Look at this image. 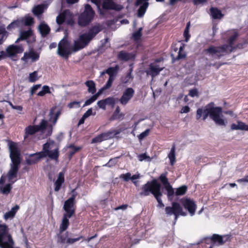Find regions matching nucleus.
<instances>
[{
	"instance_id": "1",
	"label": "nucleus",
	"mask_w": 248,
	"mask_h": 248,
	"mask_svg": "<svg viewBox=\"0 0 248 248\" xmlns=\"http://www.w3.org/2000/svg\"><path fill=\"white\" fill-rule=\"evenodd\" d=\"M238 37V33L237 31H233L232 34L230 36L227 41L228 44H224L220 46H210L208 48L205 49L203 52L210 56H216V58L217 59H220L224 55V53L232 52L236 48L233 46L234 42Z\"/></svg>"
},
{
	"instance_id": "2",
	"label": "nucleus",
	"mask_w": 248,
	"mask_h": 248,
	"mask_svg": "<svg viewBox=\"0 0 248 248\" xmlns=\"http://www.w3.org/2000/svg\"><path fill=\"white\" fill-rule=\"evenodd\" d=\"M222 109L220 107H211L210 104L207 105L203 109L202 108H198L196 111V118L197 120L202 118L205 120L208 116L219 125H225V120L221 118V115Z\"/></svg>"
},
{
	"instance_id": "3",
	"label": "nucleus",
	"mask_w": 248,
	"mask_h": 248,
	"mask_svg": "<svg viewBox=\"0 0 248 248\" xmlns=\"http://www.w3.org/2000/svg\"><path fill=\"white\" fill-rule=\"evenodd\" d=\"M9 149L12 164L10 169L7 173V177L9 181L13 184L16 181H12V180L16 178L21 162L20 152L15 142H12L10 144Z\"/></svg>"
},
{
	"instance_id": "4",
	"label": "nucleus",
	"mask_w": 248,
	"mask_h": 248,
	"mask_svg": "<svg viewBox=\"0 0 248 248\" xmlns=\"http://www.w3.org/2000/svg\"><path fill=\"white\" fill-rule=\"evenodd\" d=\"M161 187V185L157 180L154 179L150 181H148L141 186L140 195L141 196L145 197L152 194L155 197L162 193Z\"/></svg>"
},
{
	"instance_id": "5",
	"label": "nucleus",
	"mask_w": 248,
	"mask_h": 248,
	"mask_svg": "<svg viewBox=\"0 0 248 248\" xmlns=\"http://www.w3.org/2000/svg\"><path fill=\"white\" fill-rule=\"evenodd\" d=\"M95 15L94 11L89 4L84 6V10L78 18V24L81 27L88 26L93 19Z\"/></svg>"
},
{
	"instance_id": "6",
	"label": "nucleus",
	"mask_w": 248,
	"mask_h": 248,
	"mask_svg": "<svg viewBox=\"0 0 248 248\" xmlns=\"http://www.w3.org/2000/svg\"><path fill=\"white\" fill-rule=\"evenodd\" d=\"M72 193V196L64 202L63 206L65 212L64 214L68 215V217H72L75 214L76 209V198L78 194L75 189H73Z\"/></svg>"
},
{
	"instance_id": "7",
	"label": "nucleus",
	"mask_w": 248,
	"mask_h": 248,
	"mask_svg": "<svg viewBox=\"0 0 248 248\" xmlns=\"http://www.w3.org/2000/svg\"><path fill=\"white\" fill-rule=\"evenodd\" d=\"M47 126V122L45 119H43L38 125H30L25 129L24 138L25 140L28 138L29 136L33 135L38 132H43Z\"/></svg>"
},
{
	"instance_id": "8",
	"label": "nucleus",
	"mask_w": 248,
	"mask_h": 248,
	"mask_svg": "<svg viewBox=\"0 0 248 248\" xmlns=\"http://www.w3.org/2000/svg\"><path fill=\"white\" fill-rule=\"evenodd\" d=\"M172 206H166L165 208L166 214L168 216L173 215L174 219L176 220L180 216H186V214L183 211V208L177 202H172Z\"/></svg>"
},
{
	"instance_id": "9",
	"label": "nucleus",
	"mask_w": 248,
	"mask_h": 248,
	"mask_svg": "<svg viewBox=\"0 0 248 248\" xmlns=\"http://www.w3.org/2000/svg\"><path fill=\"white\" fill-rule=\"evenodd\" d=\"M72 51L69 42L66 38H63L58 44V54L65 59H68Z\"/></svg>"
},
{
	"instance_id": "10",
	"label": "nucleus",
	"mask_w": 248,
	"mask_h": 248,
	"mask_svg": "<svg viewBox=\"0 0 248 248\" xmlns=\"http://www.w3.org/2000/svg\"><path fill=\"white\" fill-rule=\"evenodd\" d=\"M13 241L8 226L5 224H0V248H3Z\"/></svg>"
},
{
	"instance_id": "11",
	"label": "nucleus",
	"mask_w": 248,
	"mask_h": 248,
	"mask_svg": "<svg viewBox=\"0 0 248 248\" xmlns=\"http://www.w3.org/2000/svg\"><path fill=\"white\" fill-rule=\"evenodd\" d=\"M56 22L59 25L64 22L67 25H73L74 23V15L70 10H64L57 16Z\"/></svg>"
},
{
	"instance_id": "12",
	"label": "nucleus",
	"mask_w": 248,
	"mask_h": 248,
	"mask_svg": "<svg viewBox=\"0 0 248 248\" xmlns=\"http://www.w3.org/2000/svg\"><path fill=\"white\" fill-rule=\"evenodd\" d=\"M232 235L226 234L221 235L218 234H213L211 237H207L205 240H209L212 246H221L227 242H230Z\"/></svg>"
},
{
	"instance_id": "13",
	"label": "nucleus",
	"mask_w": 248,
	"mask_h": 248,
	"mask_svg": "<svg viewBox=\"0 0 248 248\" xmlns=\"http://www.w3.org/2000/svg\"><path fill=\"white\" fill-rule=\"evenodd\" d=\"M167 172L161 174L159 177V180L163 185L165 189L167 192V197L169 199H170L172 197L175 195L174 189L170 184L168 179L167 177Z\"/></svg>"
},
{
	"instance_id": "14",
	"label": "nucleus",
	"mask_w": 248,
	"mask_h": 248,
	"mask_svg": "<svg viewBox=\"0 0 248 248\" xmlns=\"http://www.w3.org/2000/svg\"><path fill=\"white\" fill-rule=\"evenodd\" d=\"M68 232H66L63 234H62V233L60 232V233L58 234V243H59L61 244H63L65 243H66L68 245L73 244L74 243L80 240L81 239L83 238V236L82 235H80L79 236L75 238H68Z\"/></svg>"
},
{
	"instance_id": "15",
	"label": "nucleus",
	"mask_w": 248,
	"mask_h": 248,
	"mask_svg": "<svg viewBox=\"0 0 248 248\" xmlns=\"http://www.w3.org/2000/svg\"><path fill=\"white\" fill-rule=\"evenodd\" d=\"M134 93L135 91L132 88H126L119 99L120 103L123 105H126L133 97Z\"/></svg>"
},
{
	"instance_id": "16",
	"label": "nucleus",
	"mask_w": 248,
	"mask_h": 248,
	"mask_svg": "<svg viewBox=\"0 0 248 248\" xmlns=\"http://www.w3.org/2000/svg\"><path fill=\"white\" fill-rule=\"evenodd\" d=\"M181 202L184 208L187 210L191 216L195 214L196 209V204L195 202L189 198L182 199Z\"/></svg>"
},
{
	"instance_id": "17",
	"label": "nucleus",
	"mask_w": 248,
	"mask_h": 248,
	"mask_svg": "<svg viewBox=\"0 0 248 248\" xmlns=\"http://www.w3.org/2000/svg\"><path fill=\"white\" fill-rule=\"evenodd\" d=\"M46 157V155L43 152H37L30 154L26 159V162L28 165H31L37 163L41 158Z\"/></svg>"
},
{
	"instance_id": "18",
	"label": "nucleus",
	"mask_w": 248,
	"mask_h": 248,
	"mask_svg": "<svg viewBox=\"0 0 248 248\" xmlns=\"http://www.w3.org/2000/svg\"><path fill=\"white\" fill-rule=\"evenodd\" d=\"M40 54L39 53L35 51L33 48L30 49L28 52H26L24 56L21 58V60L24 62H27L29 59H31L32 62H35L39 60Z\"/></svg>"
},
{
	"instance_id": "19",
	"label": "nucleus",
	"mask_w": 248,
	"mask_h": 248,
	"mask_svg": "<svg viewBox=\"0 0 248 248\" xmlns=\"http://www.w3.org/2000/svg\"><path fill=\"white\" fill-rule=\"evenodd\" d=\"M23 50V48L21 46L14 45H10L7 48L6 50V56H15L17 54L22 53Z\"/></svg>"
},
{
	"instance_id": "20",
	"label": "nucleus",
	"mask_w": 248,
	"mask_h": 248,
	"mask_svg": "<svg viewBox=\"0 0 248 248\" xmlns=\"http://www.w3.org/2000/svg\"><path fill=\"white\" fill-rule=\"evenodd\" d=\"M102 8L105 10H114L117 11H120L123 7L121 5L117 4L112 0H108L103 2Z\"/></svg>"
},
{
	"instance_id": "21",
	"label": "nucleus",
	"mask_w": 248,
	"mask_h": 248,
	"mask_svg": "<svg viewBox=\"0 0 248 248\" xmlns=\"http://www.w3.org/2000/svg\"><path fill=\"white\" fill-rule=\"evenodd\" d=\"M163 69V68L159 67L158 65H155L153 63H151L149 66V69L146 72L147 75H150L153 78L159 75Z\"/></svg>"
},
{
	"instance_id": "22",
	"label": "nucleus",
	"mask_w": 248,
	"mask_h": 248,
	"mask_svg": "<svg viewBox=\"0 0 248 248\" xmlns=\"http://www.w3.org/2000/svg\"><path fill=\"white\" fill-rule=\"evenodd\" d=\"M103 29V26L97 23L90 28L87 34L93 39Z\"/></svg>"
},
{
	"instance_id": "23",
	"label": "nucleus",
	"mask_w": 248,
	"mask_h": 248,
	"mask_svg": "<svg viewBox=\"0 0 248 248\" xmlns=\"http://www.w3.org/2000/svg\"><path fill=\"white\" fill-rule=\"evenodd\" d=\"M135 55L132 53H128L125 51H121L118 54V58L119 60L127 62L135 59Z\"/></svg>"
},
{
	"instance_id": "24",
	"label": "nucleus",
	"mask_w": 248,
	"mask_h": 248,
	"mask_svg": "<svg viewBox=\"0 0 248 248\" xmlns=\"http://www.w3.org/2000/svg\"><path fill=\"white\" fill-rule=\"evenodd\" d=\"M64 182V174L63 172H59L58 178L54 183V190L58 191L62 187V184Z\"/></svg>"
},
{
	"instance_id": "25",
	"label": "nucleus",
	"mask_w": 248,
	"mask_h": 248,
	"mask_svg": "<svg viewBox=\"0 0 248 248\" xmlns=\"http://www.w3.org/2000/svg\"><path fill=\"white\" fill-rule=\"evenodd\" d=\"M185 47V44H182L181 45V46H180V47L179 48V52H178V55L176 57H173L172 54L171 55V56L172 57V61L173 62L178 61L181 59H184L186 58V52L184 51Z\"/></svg>"
},
{
	"instance_id": "26",
	"label": "nucleus",
	"mask_w": 248,
	"mask_h": 248,
	"mask_svg": "<svg viewBox=\"0 0 248 248\" xmlns=\"http://www.w3.org/2000/svg\"><path fill=\"white\" fill-rule=\"evenodd\" d=\"M72 217H68V215L63 214L62 223L60 226V232L62 233L68 228L69 225V218Z\"/></svg>"
},
{
	"instance_id": "27",
	"label": "nucleus",
	"mask_w": 248,
	"mask_h": 248,
	"mask_svg": "<svg viewBox=\"0 0 248 248\" xmlns=\"http://www.w3.org/2000/svg\"><path fill=\"white\" fill-rule=\"evenodd\" d=\"M231 128L232 130H241L248 131V125L246 124L241 121H237V124H232L231 125Z\"/></svg>"
},
{
	"instance_id": "28",
	"label": "nucleus",
	"mask_w": 248,
	"mask_h": 248,
	"mask_svg": "<svg viewBox=\"0 0 248 248\" xmlns=\"http://www.w3.org/2000/svg\"><path fill=\"white\" fill-rule=\"evenodd\" d=\"M211 16L212 18L215 19L222 18L224 15L221 13V11L216 7H211L210 9Z\"/></svg>"
},
{
	"instance_id": "29",
	"label": "nucleus",
	"mask_w": 248,
	"mask_h": 248,
	"mask_svg": "<svg viewBox=\"0 0 248 248\" xmlns=\"http://www.w3.org/2000/svg\"><path fill=\"white\" fill-rule=\"evenodd\" d=\"M119 66L116 65L115 67H110L102 72L101 75L106 73L108 74L110 78H113L114 76L116 74L119 69Z\"/></svg>"
},
{
	"instance_id": "30",
	"label": "nucleus",
	"mask_w": 248,
	"mask_h": 248,
	"mask_svg": "<svg viewBox=\"0 0 248 248\" xmlns=\"http://www.w3.org/2000/svg\"><path fill=\"white\" fill-rule=\"evenodd\" d=\"M85 85L88 87V92L92 94H94L96 91V85L94 81L92 80H87Z\"/></svg>"
},
{
	"instance_id": "31",
	"label": "nucleus",
	"mask_w": 248,
	"mask_h": 248,
	"mask_svg": "<svg viewBox=\"0 0 248 248\" xmlns=\"http://www.w3.org/2000/svg\"><path fill=\"white\" fill-rule=\"evenodd\" d=\"M33 33L32 31L30 29L28 31H23L20 32V36L17 39L16 42L20 40H25L31 37Z\"/></svg>"
},
{
	"instance_id": "32",
	"label": "nucleus",
	"mask_w": 248,
	"mask_h": 248,
	"mask_svg": "<svg viewBox=\"0 0 248 248\" xmlns=\"http://www.w3.org/2000/svg\"><path fill=\"white\" fill-rule=\"evenodd\" d=\"M140 5V6L138 10V16L139 17H141L144 16L148 7L149 3L145 1Z\"/></svg>"
},
{
	"instance_id": "33",
	"label": "nucleus",
	"mask_w": 248,
	"mask_h": 248,
	"mask_svg": "<svg viewBox=\"0 0 248 248\" xmlns=\"http://www.w3.org/2000/svg\"><path fill=\"white\" fill-rule=\"evenodd\" d=\"M46 8L47 6L44 4L37 5L33 8V13L36 16L40 15L44 12L45 9Z\"/></svg>"
},
{
	"instance_id": "34",
	"label": "nucleus",
	"mask_w": 248,
	"mask_h": 248,
	"mask_svg": "<svg viewBox=\"0 0 248 248\" xmlns=\"http://www.w3.org/2000/svg\"><path fill=\"white\" fill-rule=\"evenodd\" d=\"M79 39L81 43H82L84 47L86 46L92 40V39L87 33H84L80 35L79 37Z\"/></svg>"
},
{
	"instance_id": "35",
	"label": "nucleus",
	"mask_w": 248,
	"mask_h": 248,
	"mask_svg": "<svg viewBox=\"0 0 248 248\" xmlns=\"http://www.w3.org/2000/svg\"><path fill=\"white\" fill-rule=\"evenodd\" d=\"M175 151V144L173 143L171 148L170 151L168 155V157L170 160V163L171 165H173L176 161Z\"/></svg>"
},
{
	"instance_id": "36",
	"label": "nucleus",
	"mask_w": 248,
	"mask_h": 248,
	"mask_svg": "<svg viewBox=\"0 0 248 248\" xmlns=\"http://www.w3.org/2000/svg\"><path fill=\"white\" fill-rule=\"evenodd\" d=\"M39 31L41 34L46 36L50 32V28L49 26L45 23H41L39 26Z\"/></svg>"
},
{
	"instance_id": "37",
	"label": "nucleus",
	"mask_w": 248,
	"mask_h": 248,
	"mask_svg": "<svg viewBox=\"0 0 248 248\" xmlns=\"http://www.w3.org/2000/svg\"><path fill=\"white\" fill-rule=\"evenodd\" d=\"M22 21L18 19L14 20L12 22L8 25L7 27V29L9 31H11L16 29V28L20 27L22 25Z\"/></svg>"
},
{
	"instance_id": "38",
	"label": "nucleus",
	"mask_w": 248,
	"mask_h": 248,
	"mask_svg": "<svg viewBox=\"0 0 248 248\" xmlns=\"http://www.w3.org/2000/svg\"><path fill=\"white\" fill-rule=\"evenodd\" d=\"M187 190V186L186 185H183L180 187L176 188L175 195L177 196L185 195Z\"/></svg>"
},
{
	"instance_id": "39",
	"label": "nucleus",
	"mask_w": 248,
	"mask_h": 248,
	"mask_svg": "<svg viewBox=\"0 0 248 248\" xmlns=\"http://www.w3.org/2000/svg\"><path fill=\"white\" fill-rule=\"evenodd\" d=\"M47 156L50 158L57 160L59 156V151L58 148L50 151L47 154Z\"/></svg>"
},
{
	"instance_id": "40",
	"label": "nucleus",
	"mask_w": 248,
	"mask_h": 248,
	"mask_svg": "<svg viewBox=\"0 0 248 248\" xmlns=\"http://www.w3.org/2000/svg\"><path fill=\"white\" fill-rule=\"evenodd\" d=\"M114 133V131H108L107 132L102 133L100 134L102 137L103 140H108L112 138L114 135H116V134L119 133V132L115 133V134Z\"/></svg>"
},
{
	"instance_id": "41",
	"label": "nucleus",
	"mask_w": 248,
	"mask_h": 248,
	"mask_svg": "<svg viewBox=\"0 0 248 248\" xmlns=\"http://www.w3.org/2000/svg\"><path fill=\"white\" fill-rule=\"evenodd\" d=\"M12 184H8L5 186L0 187V191L3 194L5 195H8L9 194L12 188Z\"/></svg>"
},
{
	"instance_id": "42",
	"label": "nucleus",
	"mask_w": 248,
	"mask_h": 248,
	"mask_svg": "<svg viewBox=\"0 0 248 248\" xmlns=\"http://www.w3.org/2000/svg\"><path fill=\"white\" fill-rule=\"evenodd\" d=\"M142 28H140L137 31L134 32L132 34V39L135 41L140 40L142 36Z\"/></svg>"
},
{
	"instance_id": "43",
	"label": "nucleus",
	"mask_w": 248,
	"mask_h": 248,
	"mask_svg": "<svg viewBox=\"0 0 248 248\" xmlns=\"http://www.w3.org/2000/svg\"><path fill=\"white\" fill-rule=\"evenodd\" d=\"M190 27V22L189 21L186 23V27L185 29L184 32V36L185 38V41L186 42H187L188 40H189V38L190 37V35L189 34V29Z\"/></svg>"
},
{
	"instance_id": "44",
	"label": "nucleus",
	"mask_w": 248,
	"mask_h": 248,
	"mask_svg": "<svg viewBox=\"0 0 248 248\" xmlns=\"http://www.w3.org/2000/svg\"><path fill=\"white\" fill-rule=\"evenodd\" d=\"M84 46H83L82 43L80 42L79 39L78 40L75 41L74 42V46L72 48V51L77 52L82 48H83Z\"/></svg>"
},
{
	"instance_id": "45",
	"label": "nucleus",
	"mask_w": 248,
	"mask_h": 248,
	"mask_svg": "<svg viewBox=\"0 0 248 248\" xmlns=\"http://www.w3.org/2000/svg\"><path fill=\"white\" fill-rule=\"evenodd\" d=\"M8 35L7 32L6 31L5 28H0V45H1L4 40L6 39Z\"/></svg>"
},
{
	"instance_id": "46",
	"label": "nucleus",
	"mask_w": 248,
	"mask_h": 248,
	"mask_svg": "<svg viewBox=\"0 0 248 248\" xmlns=\"http://www.w3.org/2000/svg\"><path fill=\"white\" fill-rule=\"evenodd\" d=\"M47 93H51L50 88L47 85H44L42 91L38 93L37 95L39 96H43Z\"/></svg>"
},
{
	"instance_id": "47",
	"label": "nucleus",
	"mask_w": 248,
	"mask_h": 248,
	"mask_svg": "<svg viewBox=\"0 0 248 248\" xmlns=\"http://www.w3.org/2000/svg\"><path fill=\"white\" fill-rule=\"evenodd\" d=\"M22 24L23 23L24 25L30 26L34 23V19L31 16L25 17L24 19L21 20Z\"/></svg>"
},
{
	"instance_id": "48",
	"label": "nucleus",
	"mask_w": 248,
	"mask_h": 248,
	"mask_svg": "<svg viewBox=\"0 0 248 248\" xmlns=\"http://www.w3.org/2000/svg\"><path fill=\"white\" fill-rule=\"evenodd\" d=\"M124 114L123 113H116L113 112L111 116L109 118V120L111 121H114L116 120H123L124 118Z\"/></svg>"
},
{
	"instance_id": "49",
	"label": "nucleus",
	"mask_w": 248,
	"mask_h": 248,
	"mask_svg": "<svg viewBox=\"0 0 248 248\" xmlns=\"http://www.w3.org/2000/svg\"><path fill=\"white\" fill-rule=\"evenodd\" d=\"M60 112H57L56 114H53L52 112H50V116L49 118V121L51 122L53 125H55L57 122Z\"/></svg>"
},
{
	"instance_id": "50",
	"label": "nucleus",
	"mask_w": 248,
	"mask_h": 248,
	"mask_svg": "<svg viewBox=\"0 0 248 248\" xmlns=\"http://www.w3.org/2000/svg\"><path fill=\"white\" fill-rule=\"evenodd\" d=\"M38 79L37 71H34L29 75V81L30 82H34Z\"/></svg>"
},
{
	"instance_id": "51",
	"label": "nucleus",
	"mask_w": 248,
	"mask_h": 248,
	"mask_svg": "<svg viewBox=\"0 0 248 248\" xmlns=\"http://www.w3.org/2000/svg\"><path fill=\"white\" fill-rule=\"evenodd\" d=\"M106 106L110 105L113 107L115 104V99L113 97H108L105 99Z\"/></svg>"
},
{
	"instance_id": "52",
	"label": "nucleus",
	"mask_w": 248,
	"mask_h": 248,
	"mask_svg": "<svg viewBox=\"0 0 248 248\" xmlns=\"http://www.w3.org/2000/svg\"><path fill=\"white\" fill-rule=\"evenodd\" d=\"M50 144L48 142L45 143L43 146V151L41 152L44 153V154L46 155V157L47 156V154L50 151L49 150Z\"/></svg>"
},
{
	"instance_id": "53",
	"label": "nucleus",
	"mask_w": 248,
	"mask_h": 248,
	"mask_svg": "<svg viewBox=\"0 0 248 248\" xmlns=\"http://www.w3.org/2000/svg\"><path fill=\"white\" fill-rule=\"evenodd\" d=\"M150 131V129H147L144 132L140 133V135L138 136V139L139 140H141L145 137H146L149 134Z\"/></svg>"
},
{
	"instance_id": "54",
	"label": "nucleus",
	"mask_w": 248,
	"mask_h": 248,
	"mask_svg": "<svg viewBox=\"0 0 248 248\" xmlns=\"http://www.w3.org/2000/svg\"><path fill=\"white\" fill-rule=\"evenodd\" d=\"M68 148L69 149H72V150L71 151H72L74 154H75L76 153H77L78 151H79L80 150H81V149H82V147L81 146L77 147V146H75L74 145V144H70L68 146Z\"/></svg>"
},
{
	"instance_id": "55",
	"label": "nucleus",
	"mask_w": 248,
	"mask_h": 248,
	"mask_svg": "<svg viewBox=\"0 0 248 248\" xmlns=\"http://www.w3.org/2000/svg\"><path fill=\"white\" fill-rule=\"evenodd\" d=\"M163 194L162 192L159 195H157L155 198L156 200L158 202V206L161 208L164 207L165 206L164 203H163L161 199V197L162 196Z\"/></svg>"
},
{
	"instance_id": "56",
	"label": "nucleus",
	"mask_w": 248,
	"mask_h": 248,
	"mask_svg": "<svg viewBox=\"0 0 248 248\" xmlns=\"http://www.w3.org/2000/svg\"><path fill=\"white\" fill-rule=\"evenodd\" d=\"M120 178L123 179L124 181L128 182L131 178V173L127 172L125 174H122L120 175Z\"/></svg>"
},
{
	"instance_id": "57",
	"label": "nucleus",
	"mask_w": 248,
	"mask_h": 248,
	"mask_svg": "<svg viewBox=\"0 0 248 248\" xmlns=\"http://www.w3.org/2000/svg\"><path fill=\"white\" fill-rule=\"evenodd\" d=\"M138 158L140 161H142L144 160L148 159L150 160V157L147 155L146 153L141 154L138 155Z\"/></svg>"
},
{
	"instance_id": "58",
	"label": "nucleus",
	"mask_w": 248,
	"mask_h": 248,
	"mask_svg": "<svg viewBox=\"0 0 248 248\" xmlns=\"http://www.w3.org/2000/svg\"><path fill=\"white\" fill-rule=\"evenodd\" d=\"M80 102L74 101L69 103L68 104V107L70 108H79L80 107Z\"/></svg>"
},
{
	"instance_id": "59",
	"label": "nucleus",
	"mask_w": 248,
	"mask_h": 248,
	"mask_svg": "<svg viewBox=\"0 0 248 248\" xmlns=\"http://www.w3.org/2000/svg\"><path fill=\"white\" fill-rule=\"evenodd\" d=\"M104 141L103 139L102 138V136L101 134L97 135L95 137L93 138L92 140V143H99L102 141Z\"/></svg>"
},
{
	"instance_id": "60",
	"label": "nucleus",
	"mask_w": 248,
	"mask_h": 248,
	"mask_svg": "<svg viewBox=\"0 0 248 248\" xmlns=\"http://www.w3.org/2000/svg\"><path fill=\"white\" fill-rule=\"evenodd\" d=\"M113 80H114L113 78L109 77L108 80L107 81L106 84L103 86L104 89L107 90V89L109 88L112 84Z\"/></svg>"
},
{
	"instance_id": "61",
	"label": "nucleus",
	"mask_w": 248,
	"mask_h": 248,
	"mask_svg": "<svg viewBox=\"0 0 248 248\" xmlns=\"http://www.w3.org/2000/svg\"><path fill=\"white\" fill-rule=\"evenodd\" d=\"M98 107L100 108L105 110L106 108V104L105 99L99 100L97 103Z\"/></svg>"
},
{
	"instance_id": "62",
	"label": "nucleus",
	"mask_w": 248,
	"mask_h": 248,
	"mask_svg": "<svg viewBox=\"0 0 248 248\" xmlns=\"http://www.w3.org/2000/svg\"><path fill=\"white\" fill-rule=\"evenodd\" d=\"M96 99L93 96H91L89 99H87L84 104L83 106V107H84L85 106L90 105L92 103H93V102H94Z\"/></svg>"
},
{
	"instance_id": "63",
	"label": "nucleus",
	"mask_w": 248,
	"mask_h": 248,
	"mask_svg": "<svg viewBox=\"0 0 248 248\" xmlns=\"http://www.w3.org/2000/svg\"><path fill=\"white\" fill-rule=\"evenodd\" d=\"M15 215L13 214V213L12 212L9 211L4 214V218L5 219L7 220L9 218H13L15 217Z\"/></svg>"
},
{
	"instance_id": "64",
	"label": "nucleus",
	"mask_w": 248,
	"mask_h": 248,
	"mask_svg": "<svg viewBox=\"0 0 248 248\" xmlns=\"http://www.w3.org/2000/svg\"><path fill=\"white\" fill-rule=\"evenodd\" d=\"M41 84H36L34 85L31 89V95H33L36 91L41 87Z\"/></svg>"
}]
</instances>
